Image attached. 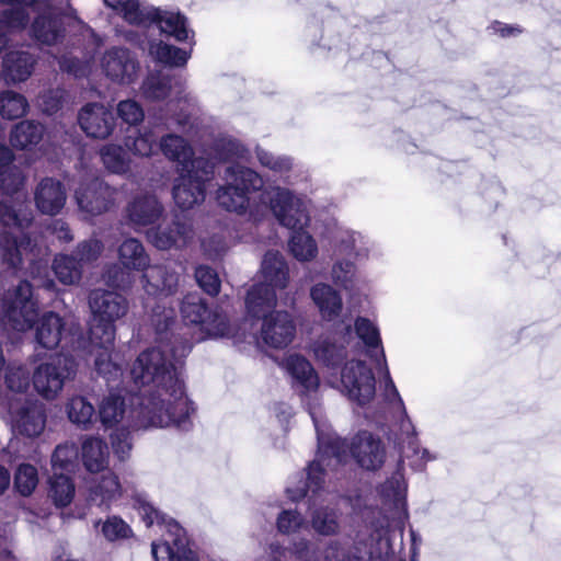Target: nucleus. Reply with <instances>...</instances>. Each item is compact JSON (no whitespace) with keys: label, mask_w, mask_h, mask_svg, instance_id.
<instances>
[{"label":"nucleus","mask_w":561,"mask_h":561,"mask_svg":"<svg viewBox=\"0 0 561 561\" xmlns=\"http://www.w3.org/2000/svg\"><path fill=\"white\" fill-rule=\"evenodd\" d=\"M111 442L113 451L119 460L124 461L129 457L133 444L128 426L116 428L111 435Z\"/></svg>","instance_id":"obj_58"},{"label":"nucleus","mask_w":561,"mask_h":561,"mask_svg":"<svg viewBox=\"0 0 561 561\" xmlns=\"http://www.w3.org/2000/svg\"><path fill=\"white\" fill-rule=\"evenodd\" d=\"M272 213L279 225L293 231L288 248L299 262H310L318 255V245L311 234L304 231L310 216L307 202L291 190L282 186H268L259 194V202L248 213L253 221L261 220Z\"/></svg>","instance_id":"obj_6"},{"label":"nucleus","mask_w":561,"mask_h":561,"mask_svg":"<svg viewBox=\"0 0 561 561\" xmlns=\"http://www.w3.org/2000/svg\"><path fill=\"white\" fill-rule=\"evenodd\" d=\"M35 339L37 344L43 348L53 350L57 347L62 340H67L65 335V322L62 318L53 312L44 313L36 325Z\"/></svg>","instance_id":"obj_32"},{"label":"nucleus","mask_w":561,"mask_h":561,"mask_svg":"<svg viewBox=\"0 0 561 561\" xmlns=\"http://www.w3.org/2000/svg\"><path fill=\"white\" fill-rule=\"evenodd\" d=\"M331 248L336 256L353 257L362 262L369 257L370 240L358 231L337 227L331 234Z\"/></svg>","instance_id":"obj_25"},{"label":"nucleus","mask_w":561,"mask_h":561,"mask_svg":"<svg viewBox=\"0 0 561 561\" xmlns=\"http://www.w3.org/2000/svg\"><path fill=\"white\" fill-rule=\"evenodd\" d=\"M291 553L299 561H321V556L316 543L305 538L293 543Z\"/></svg>","instance_id":"obj_61"},{"label":"nucleus","mask_w":561,"mask_h":561,"mask_svg":"<svg viewBox=\"0 0 561 561\" xmlns=\"http://www.w3.org/2000/svg\"><path fill=\"white\" fill-rule=\"evenodd\" d=\"M78 364L68 354H58L38 364L33 371V386L46 400H53L61 392L67 381L76 377Z\"/></svg>","instance_id":"obj_12"},{"label":"nucleus","mask_w":561,"mask_h":561,"mask_svg":"<svg viewBox=\"0 0 561 561\" xmlns=\"http://www.w3.org/2000/svg\"><path fill=\"white\" fill-rule=\"evenodd\" d=\"M125 145L135 154L149 157L153 151L156 137L151 131H139L136 137H128Z\"/></svg>","instance_id":"obj_56"},{"label":"nucleus","mask_w":561,"mask_h":561,"mask_svg":"<svg viewBox=\"0 0 561 561\" xmlns=\"http://www.w3.org/2000/svg\"><path fill=\"white\" fill-rule=\"evenodd\" d=\"M37 209L45 215H57L65 207L67 192L64 184L53 178L43 179L34 193Z\"/></svg>","instance_id":"obj_28"},{"label":"nucleus","mask_w":561,"mask_h":561,"mask_svg":"<svg viewBox=\"0 0 561 561\" xmlns=\"http://www.w3.org/2000/svg\"><path fill=\"white\" fill-rule=\"evenodd\" d=\"M76 455L77 453L73 447L58 445L51 455V465L55 469H67Z\"/></svg>","instance_id":"obj_64"},{"label":"nucleus","mask_w":561,"mask_h":561,"mask_svg":"<svg viewBox=\"0 0 561 561\" xmlns=\"http://www.w3.org/2000/svg\"><path fill=\"white\" fill-rule=\"evenodd\" d=\"M0 415H10L13 430L26 437L41 435L46 425L42 403L28 398H9L3 392L0 393Z\"/></svg>","instance_id":"obj_13"},{"label":"nucleus","mask_w":561,"mask_h":561,"mask_svg":"<svg viewBox=\"0 0 561 561\" xmlns=\"http://www.w3.org/2000/svg\"><path fill=\"white\" fill-rule=\"evenodd\" d=\"M261 271L264 277L262 284L271 288L284 289L289 279V270L284 256L278 251H267L263 257Z\"/></svg>","instance_id":"obj_38"},{"label":"nucleus","mask_w":561,"mask_h":561,"mask_svg":"<svg viewBox=\"0 0 561 561\" xmlns=\"http://www.w3.org/2000/svg\"><path fill=\"white\" fill-rule=\"evenodd\" d=\"M115 190L101 180L93 171L80 175L75 198L79 209L90 216L107 211L114 203Z\"/></svg>","instance_id":"obj_17"},{"label":"nucleus","mask_w":561,"mask_h":561,"mask_svg":"<svg viewBox=\"0 0 561 561\" xmlns=\"http://www.w3.org/2000/svg\"><path fill=\"white\" fill-rule=\"evenodd\" d=\"M104 167L112 173L123 174L129 169V158L123 147L108 144L100 150Z\"/></svg>","instance_id":"obj_50"},{"label":"nucleus","mask_w":561,"mask_h":561,"mask_svg":"<svg viewBox=\"0 0 561 561\" xmlns=\"http://www.w3.org/2000/svg\"><path fill=\"white\" fill-rule=\"evenodd\" d=\"M102 533L110 541L126 539L133 535L130 526L118 516L108 517L103 523Z\"/></svg>","instance_id":"obj_57"},{"label":"nucleus","mask_w":561,"mask_h":561,"mask_svg":"<svg viewBox=\"0 0 561 561\" xmlns=\"http://www.w3.org/2000/svg\"><path fill=\"white\" fill-rule=\"evenodd\" d=\"M350 503L352 520L357 527L353 543L329 540L323 549V561H391L388 517L367 496L356 495Z\"/></svg>","instance_id":"obj_4"},{"label":"nucleus","mask_w":561,"mask_h":561,"mask_svg":"<svg viewBox=\"0 0 561 561\" xmlns=\"http://www.w3.org/2000/svg\"><path fill=\"white\" fill-rule=\"evenodd\" d=\"M374 364L378 375L382 378L383 381L382 396L386 403L391 408L392 411L397 409H403L404 402L391 378L386 357L374 362Z\"/></svg>","instance_id":"obj_49"},{"label":"nucleus","mask_w":561,"mask_h":561,"mask_svg":"<svg viewBox=\"0 0 561 561\" xmlns=\"http://www.w3.org/2000/svg\"><path fill=\"white\" fill-rule=\"evenodd\" d=\"M176 314L173 308L157 305L152 309L151 324L156 331L157 345L142 351L130 370L136 386L144 387L131 396L130 403L135 427H169L190 431L196 413L194 402L187 397L180 367L192 351L185 334L174 333Z\"/></svg>","instance_id":"obj_1"},{"label":"nucleus","mask_w":561,"mask_h":561,"mask_svg":"<svg viewBox=\"0 0 561 561\" xmlns=\"http://www.w3.org/2000/svg\"><path fill=\"white\" fill-rule=\"evenodd\" d=\"M0 3L9 5L0 12V32L12 34L26 28L30 23L27 9L34 12L37 0H0Z\"/></svg>","instance_id":"obj_30"},{"label":"nucleus","mask_w":561,"mask_h":561,"mask_svg":"<svg viewBox=\"0 0 561 561\" xmlns=\"http://www.w3.org/2000/svg\"><path fill=\"white\" fill-rule=\"evenodd\" d=\"M122 493L123 489L118 477L107 470L91 482L88 502L90 505L107 510L122 496Z\"/></svg>","instance_id":"obj_29"},{"label":"nucleus","mask_w":561,"mask_h":561,"mask_svg":"<svg viewBox=\"0 0 561 561\" xmlns=\"http://www.w3.org/2000/svg\"><path fill=\"white\" fill-rule=\"evenodd\" d=\"M44 136V126L34 121H23L14 126L10 135L11 145L18 149H27L39 144Z\"/></svg>","instance_id":"obj_42"},{"label":"nucleus","mask_w":561,"mask_h":561,"mask_svg":"<svg viewBox=\"0 0 561 561\" xmlns=\"http://www.w3.org/2000/svg\"><path fill=\"white\" fill-rule=\"evenodd\" d=\"M284 367L293 379V386L301 396L308 413L314 408L321 419L322 415L319 398V377L311 363L299 354H291L284 360Z\"/></svg>","instance_id":"obj_15"},{"label":"nucleus","mask_w":561,"mask_h":561,"mask_svg":"<svg viewBox=\"0 0 561 561\" xmlns=\"http://www.w3.org/2000/svg\"><path fill=\"white\" fill-rule=\"evenodd\" d=\"M195 279L198 286L209 296H216L220 291V279L217 272L207 265H199L195 270Z\"/></svg>","instance_id":"obj_54"},{"label":"nucleus","mask_w":561,"mask_h":561,"mask_svg":"<svg viewBox=\"0 0 561 561\" xmlns=\"http://www.w3.org/2000/svg\"><path fill=\"white\" fill-rule=\"evenodd\" d=\"M310 297L322 319L332 321L340 316L343 301L341 294L333 286L327 283H318L311 287Z\"/></svg>","instance_id":"obj_33"},{"label":"nucleus","mask_w":561,"mask_h":561,"mask_svg":"<svg viewBox=\"0 0 561 561\" xmlns=\"http://www.w3.org/2000/svg\"><path fill=\"white\" fill-rule=\"evenodd\" d=\"M255 156L261 167L279 175L285 183L291 184L286 174L294 168L293 158L285 154H275L260 146L255 147Z\"/></svg>","instance_id":"obj_46"},{"label":"nucleus","mask_w":561,"mask_h":561,"mask_svg":"<svg viewBox=\"0 0 561 561\" xmlns=\"http://www.w3.org/2000/svg\"><path fill=\"white\" fill-rule=\"evenodd\" d=\"M298 476H304V478H307V471L306 472H298L294 476H291L288 480L287 486H286V494L288 499L293 502H299L300 500L307 497L308 504H309V517H310V526L312 530L323 537H333L340 534L341 531V523H340V511L336 507L330 506V505H319L323 502H325L324 499V476L325 472L321 470V488L317 490V492H312V488H308V491L306 495L299 497V499H293L290 494L288 493L289 486L298 488L300 486L297 482L295 483L294 480Z\"/></svg>","instance_id":"obj_14"},{"label":"nucleus","mask_w":561,"mask_h":561,"mask_svg":"<svg viewBox=\"0 0 561 561\" xmlns=\"http://www.w3.org/2000/svg\"><path fill=\"white\" fill-rule=\"evenodd\" d=\"M182 78L169 70L150 72L141 84V94L150 101H160L169 96L180 100L183 93Z\"/></svg>","instance_id":"obj_26"},{"label":"nucleus","mask_w":561,"mask_h":561,"mask_svg":"<svg viewBox=\"0 0 561 561\" xmlns=\"http://www.w3.org/2000/svg\"><path fill=\"white\" fill-rule=\"evenodd\" d=\"M134 500L147 527L156 524L165 530V538L162 541L151 543L154 561H198L197 553L191 548L184 528L176 520L154 507L144 493H137Z\"/></svg>","instance_id":"obj_10"},{"label":"nucleus","mask_w":561,"mask_h":561,"mask_svg":"<svg viewBox=\"0 0 561 561\" xmlns=\"http://www.w3.org/2000/svg\"><path fill=\"white\" fill-rule=\"evenodd\" d=\"M103 249L104 245L102 241L96 238H90L80 242L71 254L84 266V264L96 261L103 252Z\"/></svg>","instance_id":"obj_55"},{"label":"nucleus","mask_w":561,"mask_h":561,"mask_svg":"<svg viewBox=\"0 0 561 561\" xmlns=\"http://www.w3.org/2000/svg\"><path fill=\"white\" fill-rule=\"evenodd\" d=\"M159 148L163 156L175 163L176 172H194L201 169L206 176H211L214 165L207 159L195 158L192 145L182 136L170 133L161 137Z\"/></svg>","instance_id":"obj_19"},{"label":"nucleus","mask_w":561,"mask_h":561,"mask_svg":"<svg viewBox=\"0 0 561 561\" xmlns=\"http://www.w3.org/2000/svg\"><path fill=\"white\" fill-rule=\"evenodd\" d=\"M203 250L208 259L218 260L228 250V244L222 236L214 234L202 242Z\"/></svg>","instance_id":"obj_63"},{"label":"nucleus","mask_w":561,"mask_h":561,"mask_svg":"<svg viewBox=\"0 0 561 561\" xmlns=\"http://www.w3.org/2000/svg\"><path fill=\"white\" fill-rule=\"evenodd\" d=\"M117 115L126 124L136 126L145 117L142 107L134 100H124L117 104Z\"/></svg>","instance_id":"obj_59"},{"label":"nucleus","mask_w":561,"mask_h":561,"mask_svg":"<svg viewBox=\"0 0 561 561\" xmlns=\"http://www.w3.org/2000/svg\"><path fill=\"white\" fill-rule=\"evenodd\" d=\"M399 413L398 443L401 447V458L393 474L382 483L378 490L385 504H390L398 511H405L407 483L403 476V461L410 460V467L414 471H423L428 461L435 457L426 449L420 447L416 428L408 415L405 405L403 409L393 410ZM407 514V512H404Z\"/></svg>","instance_id":"obj_8"},{"label":"nucleus","mask_w":561,"mask_h":561,"mask_svg":"<svg viewBox=\"0 0 561 561\" xmlns=\"http://www.w3.org/2000/svg\"><path fill=\"white\" fill-rule=\"evenodd\" d=\"M296 334V324L287 311H275L262 320L260 339L272 348L287 347Z\"/></svg>","instance_id":"obj_24"},{"label":"nucleus","mask_w":561,"mask_h":561,"mask_svg":"<svg viewBox=\"0 0 561 561\" xmlns=\"http://www.w3.org/2000/svg\"><path fill=\"white\" fill-rule=\"evenodd\" d=\"M331 282L339 288L354 293L363 284L362 274L355 263L348 257H337L330 270Z\"/></svg>","instance_id":"obj_37"},{"label":"nucleus","mask_w":561,"mask_h":561,"mask_svg":"<svg viewBox=\"0 0 561 561\" xmlns=\"http://www.w3.org/2000/svg\"><path fill=\"white\" fill-rule=\"evenodd\" d=\"M80 128L88 137L108 138L115 129V117L111 108L102 103H88L78 113Z\"/></svg>","instance_id":"obj_22"},{"label":"nucleus","mask_w":561,"mask_h":561,"mask_svg":"<svg viewBox=\"0 0 561 561\" xmlns=\"http://www.w3.org/2000/svg\"><path fill=\"white\" fill-rule=\"evenodd\" d=\"M118 261L123 268L144 272L150 264L149 254L142 243L135 238L124 240L118 247Z\"/></svg>","instance_id":"obj_41"},{"label":"nucleus","mask_w":561,"mask_h":561,"mask_svg":"<svg viewBox=\"0 0 561 561\" xmlns=\"http://www.w3.org/2000/svg\"><path fill=\"white\" fill-rule=\"evenodd\" d=\"M277 302L276 293L268 284L253 285L247 295L245 308L251 318L264 319L265 316L274 312Z\"/></svg>","instance_id":"obj_35"},{"label":"nucleus","mask_w":561,"mask_h":561,"mask_svg":"<svg viewBox=\"0 0 561 561\" xmlns=\"http://www.w3.org/2000/svg\"><path fill=\"white\" fill-rule=\"evenodd\" d=\"M28 103L24 95L15 91L0 92V115L7 119H16L26 113Z\"/></svg>","instance_id":"obj_51"},{"label":"nucleus","mask_w":561,"mask_h":561,"mask_svg":"<svg viewBox=\"0 0 561 561\" xmlns=\"http://www.w3.org/2000/svg\"><path fill=\"white\" fill-rule=\"evenodd\" d=\"M215 157L220 161H231L226 167L224 184L216 192V199L220 207L238 215H247L253 204L250 193L265 190L262 176L253 169L243 165L240 161H248L250 151L237 139L220 137L214 141Z\"/></svg>","instance_id":"obj_7"},{"label":"nucleus","mask_w":561,"mask_h":561,"mask_svg":"<svg viewBox=\"0 0 561 561\" xmlns=\"http://www.w3.org/2000/svg\"><path fill=\"white\" fill-rule=\"evenodd\" d=\"M195 237L192 220L184 214H174L172 219L163 221L147 231V238L158 250L183 249Z\"/></svg>","instance_id":"obj_18"},{"label":"nucleus","mask_w":561,"mask_h":561,"mask_svg":"<svg viewBox=\"0 0 561 561\" xmlns=\"http://www.w3.org/2000/svg\"><path fill=\"white\" fill-rule=\"evenodd\" d=\"M11 150L0 144V260L15 270L23 255L33 254L36 242L27 232L32 224L31 213H18L8 198L23 186L21 170L13 165Z\"/></svg>","instance_id":"obj_5"},{"label":"nucleus","mask_w":561,"mask_h":561,"mask_svg":"<svg viewBox=\"0 0 561 561\" xmlns=\"http://www.w3.org/2000/svg\"><path fill=\"white\" fill-rule=\"evenodd\" d=\"M184 321L201 325L209 336H229L231 328L227 317L217 309L210 310L198 294H187L181 305Z\"/></svg>","instance_id":"obj_16"},{"label":"nucleus","mask_w":561,"mask_h":561,"mask_svg":"<svg viewBox=\"0 0 561 561\" xmlns=\"http://www.w3.org/2000/svg\"><path fill=\"white\" fill-rule=\"evenodd\" d=\"M35 60L27 51L13 50L4 55L2 59V73L4 80L10 83L26 81L34 69Z\"/></svg>","instance_id":"obj_36"},{"label":"nucleus","mask_w":561,"mask_h":561,"mask_svg":"<svg viewBox=\"0 0 561 561\" xmlns=\"http://www.w3.org/2000/svg\"><path fill=\"white\" fill-rule=\"evenodd\" d=\"M4 382L7 390L2 392L9 398H26L25 392L30 386V374L23 365L9 364L5 368Z\"/></svg>","instance_id":"obj_45"},{"label":"nucleus","mask_w":561,"mask_h":561,"mask_svg":"<svg viewBox=\"0 0 561 561\" xmlns=\"http://www.w3.org/2000/svg\"><path fill=\"white\" fill-rule=\"evenodd\" d=\"M38 483L37 469L30 463H22L18 467L14 474V486L16 491L28 496L33 493Z\"/></svg>","instance_id":"obj_52"},{"label":"nucleus","mask_w":561,"mask_h":561,"mask_svg":"<svg viewBox=\"0 0 561 561\" xmlns=\"http://www.w3.org/2000/svg\"><path fill=\"white\" fill-rule=\"evenodd\" d=\"M138 407L139 405L137 403H131V408L126 411L124 408V399L117 393L110 392L107 397L103 398L100 404L99 417L103 426L110 428L117 424L126 415L128 427L133 430H140L141 427L134 426L136 414H134V419L130 414V411L137 410Z\"/></svg>","instance_id":"obj_34"},{"label":"nucleus","mask_w":561,"mask_h":561,"mask_svg":"<svg viewBox=\"0 0 561 561\" xmlns=\"http://www.w3.org/2000/svg\"><path fill=\"white\" fill-rule=\"evenodd\" d=\"M356 336L366 347V353L373 362L385 358V351L381 343L378 327L368 318L357 317L354 322Z\"/></svg>","instance_id":"obj_40"},{"label":"nucleus","mask_w":561,"mask_h":561,"mask_svg":"<svg viewBox=\"0 0 561 561\" xmlns=\"http://www.w3.org/2000/svg\"><path fill=\"white\" fill-rule=\"evenodd\" d=\"M58 62L64 72L72 75L76 78L85 77L90 72V62L72 55L61 56Z\"/></svg>","instance_id":"obj_60"},{"label":"nucleus","mask_w":561,"mask_h":561,"mask_svg":"<svg viewBox=\"0 0 561 561\" xmlns=\"http://www.w3.org/2000/svg\"><path fill=\"white\" fill-rule=\"evenodd\" d=\"M130 224L136 230L154 224L163 214V206L153 195L136 197L127 208Z\"/></svg>","instance_id":"obj_31"},{"label":"nucleus","mask_w":561,"mask_h":561,"mask_svg":"<svg viewBox=\"0 0 561 561\" xmlns=\"http://www.w3.org/2000/svg\"><path fill=\"white\" fill-rule=\"evenodd\" d=\"M306 526V518L297 510H282L277 514L276 527L283 535L296 534Z\"/></svg>","instance_id":"obj_53"},{"label":"nucleus","mask_w":561,"mask_h":561,"mask_svg":"<svg viewBox=\"0 0 561 561\" xmlns=\"http://www.w3.org/2000/svg\"><path fill=\"white\" fill-rule=\"evenodd\" d=\"M53 268L56 277L64 285L78 284L82 277L83 265L73 254L56 255Z\"/></svg>","instance_id":"obj_43"},{"label":"nucleus","mask_w":561,"mask_h":561,"mask_svg":"<svg viewBox=\"0 0 561 561\" xmlns=\"http://www.w3.org/2000/svg\"><path fill=\"white\" fill-rule=\"evenodd\" d=\"M48 496L56 507L68 506L75 496V485L71 479L64 474H54L49 480Z\"/></svg>","instance_id":"obj_48"},{"label":"nucleus","mask_w":561,"mask_h":561,"mask_svg":"<svg viewBox=\"0 0 561 561\" xmlns=\"http://www.w3.org/2000/svg\"><path fill=\"white\" fill-rule=\"evenodd\" d=\"M188 28L192 31L193 36H195L194 31L190 26ZM124 38L130 44L138 46L144 50L147 48L149 56L156 62L178 68L184 67L187 64L192 55L193 46L195 45L194 37L182 42L188 44V49L176 47L172 44L163 42L162 39H154L146 43L144 36L134 31L125 32Z\"/></svg>","instance_id":"obj_20"},{"label":"nucleus","mask_w":561,"mask_h":561,"mask_svg":"<svg viewBox=\"0 0 561 561\" xmlns=\"http://www.w3.org/2000/svg\"><path fill=\"white\" fill-rule=\"evenodd\" d=\"M92 321L89 330L92 345L108 348L115 341V321L126 316L129 304L127 299L111 290L96 288L89 295Z\"/></svg>","instance_id":"obj_11"},{"label":"nucleus","mask_w":561,"mask_h":561,"mask_svg":"<svg viewBox=\"0 0 561 561\" xmlns=\"http://www.w3.org/2000/svg\"><path fill=\"white\" fill-rule=\"evenodd\" d=\"M141 284L148 296L160 299L176 291L179 275L167 265H149L142 273Z\"/></svg>","instance_id":"obj_27"},{"label":"nucleus","mask_w":561,"mask_h":561,"mask_svg":"<svg viewBox=\"0 0 561 561\" xmlns=\"http://www.w3.org/2000/svg\"><path fill=\"white\" fill-rule=\"evenodd\" d=\"M66 413L69 421L82 430H88L96 417L93 404L82 396H75L68 400Z\"/></svg>","instance_id":"obj_44"},{"label":"nucleus","mask_w":561,"mask_h":561,"mask_svg":"<svg viewBox=\"0 0 561 561\" xmlns=\"http://www.w3.org/2000/svg\"><path fill=\"white\" fill-rule=\"evenodd\" d=\"M126 23L141 28L156 26L160 34L176 42L193 37L187 18L180 11L165 10L139 0H103Z\"/></svg>","instance_id":"obj_9"},{"label":"nucleus","mask_w":561,"mask_h":561,"mask_svg":"<svg viewBox=\"0 0 561 561\" xmlns=\"http://www.w3.org/2000/svg\"><path fill=\"white\" fill-rule=\"evenodd\" d=\"M81 456L84 468L91 473H99L107 467L108 446L102 438L87 437L81 445Z\"/></svg>","instance_id":"obj_39"},{"label":"nucleus","mask_w":561,"mask_h":561,"mask_svg":"<svg viewBox=\"0 0 561 561\" xmlns=\"http://www.w3.org/2000/svg\"><path fill=\"white\" fill-rule=\"evenodd\" d=\"M354 341L350 324H339L333 331L321 334L311 345L316 360L341 383L350 400L360 407L368 404L376 393V379L364 360L346 362L348 347Z\"/></svg>","instance_id":"obj_3"},{"label":"nucleus","mask_w":561,"mask_h":561,"mask_svg":"<svg viewBox=\"0 0 561 561\" xmlns=\"http://www.w3.org/2000/svg\"><path fill=\"white\" fill-rule=\"evenodd\" d=\"M313 422L318 453L317 458L307 468V478L298 476L294 482L300 486H289L288 493L293 499L306 495L308 488L317 492L321 488V470H336V468L352 456L363 469L375 471L382 467L386 460V447L382 440L367 431L359 432L352 442L341 438L331 431L325 419H321L314 408L310 410Z\"/></svg>","instance_id":"obj_2"},{"label":"nucleus","mask_w":561,"mask_h":561,"mask_svg":"<svg viewBox=\"0 0 561 561\" xmlns=\"http://www.w3.org/2000/svg\"><path fill=\"white\" fill-rule=\"evenodd\" d=\"M172 195L175 204L182 209H191L204 202L206 196V176L201 169L194 172H178Z\"/></svg>","instance_id":"obj_23"},{"label":"nucleus","mask_w":561,"mask_h":561,"mask_svg":"<svg viewBox=\"0 0 561 561\" xmlns=\"http://www.w3.org/2000/svg\"><path fill=\"white\" fill-rule=\"evenodd\" d=\"M105 76L113 82L130 84L138 78L140 64L128 48L114 46L108 48L101 60Z\"/></svg>","instance_id":"obj_21"},{"label":"nucleus","mask_w":561,"mask_h":561,"mask_svg":"<svg viewBox=\"0 0 561 561\" xmlns=\"http://www.w3.org/2000/svg\"><path fill=\"white\" fill-rule=\"evenodd\" d=\"M65 99V91L62 89H49L41 95L43 111L48 115L58 112Z\"/></svg>","instance_id":"obj_62"},{"label":"nucleus","mask_w":561,"mask_h":561,"mask_svg":"<svg viewBox=\"0 0 561 561\" xmlns=\"http://www.w3.org/2000/svg\"><path fill=\"white\" fill-rule=\"evenodd\" d=\"M94 346L102 350L98 353L94 360V369L98 376L104 378L106 382L118 381L123 375V366L113 358L112 350L114 343L108 348L100 345Z\"/></svg>","instance_id":"obj_47"}]
</instances>
